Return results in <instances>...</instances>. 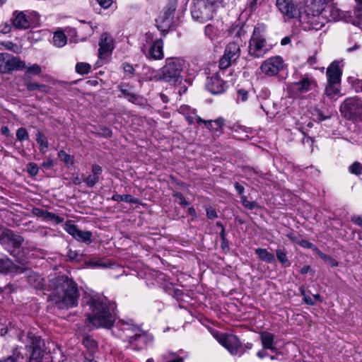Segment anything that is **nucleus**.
Returning a JSON list of instances; mask_svg holds the SVG:
<instances>
[{"mask_svg":"<svg viewBox=\"0 0 362 362\" xmlns=\"http://www.w3.org/2000/svg\"><path fill=\"white\" fill-rule=\"evenodd\" d=\"M6 53H0V71L4 73V66L6 63Z\"/></svg>","mask_w":362,"mask_h":362,"instance_id":"0e129e2a","label":"nucleus"},{"mask_svg":"<svg viewBox=\"0 0 362 362\" xmlns=\"http://www.w3.org/2000/svg\"><path fill=\"white\" fill-rule=\"evenodd\" d=\"M206 216L209 219H215L218 217L216 210L211 207L206 209Z\"/></svg>","mask_w":362,"mask_h":362,"instance_id":"bf43d9fd","label":"nucleus"},{"mask_svg":"<svg viewBox=\"0 0 362 362\" xmlns=\"http://www.w3.org/2000/svg\"><path fill=\"white\" fill-rule=\"evenodd\" d=\"M320 258L330 264L332 267L338 266V262L332 258V257L326 255V254H320Z\"/></svg>","mask_w":362,"mask_h":362,"instance_id":"5fc2aeb1","label":"nucleus"},{"mask_svg":"<svg viewBox=\"0 0 362 362\" xmlns=\"http://www.w3.org/2000/svg\"><path fill=\"white\" fill-rule=\"evenodd\" d=\"M16 138L18 141H28L29 139V134L25 128L21 127L16 131Z\"/></svg>","mask_w":362,"mask_h":362,"instance_id":"49530a36","label":"nucleus"},{"mask_svg":"<svg viewBox=\"0 0 362 362\" xmlns=\"http://www.w3.org/2000/svg\"><path fill=\"white\" fill-rule=\"evenodd\" d=\"M33 214L35 216L42 218L45 221H51L57 224L62 223L64 221L63 217L42 209L34 208L33 209Z\"/></svg>","mask_w":362,"mask_h":362,"instance_id":"b1692460","label":"nucleus"},{"mask_svg":"<svg viewBox=\"0 0 362 362\" xmlns=\"http://www.w3.org/2000/svg\"><path fill=\"white\" fill-rule=\"evenodd\" d=\"M141 51L148 59L160 60L164 57L163 40H154L153 34L146 33V42L143 44Z\"/></svg>","mask_w":362,"mask_h":362,"instance_id":"9d476101","label":"nucleus"},{"mask_svg":"<svg viewBox=\"0 0 362 362\" xmlns=\"http://www.w3.org/2000/svg\"><path fill=\"white\" fill-rule=\"evenodd\" d=\"M255 253L258 255L260 259L267 263H272L275 260L274 255L268 252L266 249L257 248L255 250Z\"/></svg>","mask_w":362,"mask_h":362,"instance_id":"473e14b6","label":"nucleus"},{"mask_svg":"<svg viewBox=\"0 0 362 362\" xmlns=\"http://www.w3.org/2000/svg\"><path fill=\"white\" fill-rule=\"evenodd\" d=\"M241 202L245 207H246L247 209H249L250 210L254 209L255 208L257 207V204L256 202H250L249 200H247V199L245 196H243L241 197Z\"/></svg>","mask_w":362,"mask_h":362,"instance_id":"864d4df0","label":"nucleus"},{"mask_svg":"<svg viewBox=\"0 0 362 362\" xmlns=\"http://www.w3.org/2000/svg\"><path fill=\"white\" fill-rule=\"evenodd\" d=\"M262 1V0H248L247 4L249 8L254 11L261 4Z\"/></svg>","mask_w":362,"mask_h":362,"instance_id":"052dcab7","label":"nucleus"},{"mask_svg":"<svg viewBox=\"0 0 362 362\" xmlns=\"http://www.w3.org/2000/svg\"><path fill=\"white\" fill-rule=\"evenodd\" d=\"M259 68L265 76H275L283 69L284 60L280 56L272 57L264 60Z\"/></svg>","mask_w":362,"mask_h":362,"instance_id":"4468645a","label":"nucleus"},{"mask_svg":"<svg viewBox=\"0 0 362 362\" xmlns=\"http://www.w3.org/2000/svg\"><path fill=\"white\" fill-rule=\"evenodd\" d=\"M112 332L127 343V348L135 351L144 349L153 340L152 336L131 322H119Z\"/></svg>","mask_w":362,"mask_h":362,"instance_id":"7ed1b4c3","label":"nucleus"},{"mask_svg":"<svg viewBox=\"0 0 362 362\" xmlns=\"http://www.w3.org/2000/svg\"><path fill=\"white\" fill-rule=\"evenodd\" d=\"M185 69V62L182 59L167 58L165 65L159 70V78L173 84L180 83Z\"/></svg>","mask_w":362,"mask_h":362,"instance_id":"39448f33","label":"nucleus"},{"mask_svg":"<svg viewBox=\"0 0 362 362\" xmlns=\"http://www.w3.org/2000/svg\"><path fill=\"white\" fill-rule=\"evenodd\" d=\"M158 362H183V359L175 353H166L160 356Z\"/></svg>","mask_w":362,"mask_h":362,"instance_id":"e433bc0d","label":"nucleus"},{"mask_svg":"<svg viewBox=\"0 0 362 362\" xmlns=\"http://www.w3.org/2000/svg\"><path fill=\"white\" fill-rule=\"evenodd\" d=\"M90 312L87 315L88 323L99 328H111L115 322L114 306L107 299L99 296H92L88 302Z\"/></svg>","mask_w":362,"mask_h":362,"instance_id":"f03ea898","label":"nucleus"},{"mask_svg":"<svg viewBox=\"0 0 362 362\" xmlns=\"http://www.w3.org/2000/svg\"><path fill=\"white\" fill-rule=\"evenodd\" d=\"M339 83H331L328 82V84L325 88V94L329 98H334L340 93L339 88Z\"/></svg>","mask_w":362,"mask_h":362,"instance_id":"4c0bfd02","label":"nucleus"},{"mask_svg":"<svg viewBox=\"0 0 362 362\" xmlns=\"http://www.w3.org/2000/svg\"><path fill=\"white\" fill-rule=\"evenodd\" d=\"M233 62H234L233 60H230V59L223 54L219 60V71L218 72H221V74H223L224 70L228 68Z\"/></svg>","mask_w":362,"mask_h":362,"instance_id":"a19ab883","label":"nucleus"},{"mask_svg":"<svg viewBox=\"0 0 362 362\" xmlns=\"http://www.w3.org/2000/svg\"><path fill=\"white\" fill-rule=\"evenodd\" d=\"M25 86L29 91L38 90L42 93H47L49 90L47 86L29 81H25Z\"/></svg>","mask_w":362,"mask_h":362,"instance_id":"f704fd0d","label":"nucleus"},{"mask_svg":"<svg viewBox=\"0 0 362 362\" xmlns=\"http://www.w3.org/2000/svg\"><path fill=\"white\" fill-rule=\"evenodd\" d=\"M87 264H88L91 267H103V268H106V267H109V265H110V264L104 262L103 259H97V258H93L92 259H90L87 262Z\"/></svg>","mask_w":362,"mask_h":362,"instance_id":"a18cd8bd","label":"nucleus"},{"mask_svg":"<svg viewBox=\"0 0 362 362\" xmlns=\"http://www.w3.org/2000/svg\"><path fill=\"white\" fill-rule=\"evenodd\" d=\"M271 49L268 45L262 26H255L249 40L248 55L252 58L264 57Z\"/></svg>","mask_w":362,"mask_h":362,"instance_id":"0eeeda50","label":"nucleus"},{"mask_svg":"<svg viewBox=\"0 0 362 362\" xmlns=\"http://www.w3.org/2000/svg\"><path fill=\"white\" fill-rule=\"evenodd\" d=\"M50 298L57 307L69 309L76 307L80 296L76 283L65 275L57 276L49 280Z\"/></svg>","mask_w":362,"mask_h":362,"instance_id":"f257e3e1","label":"nucleus"},{"mask_svg":"<svg viewBox=\"0 0 362 362\" xmlns=\"http://www.w3.org/2000/svg\"><path fill=\"white\" fill-rule=\"evenodd\" d=\"M218 341L232 355L241 356L245 353L244 346L237 336L231 334H221L217 337Z\"/></svg>","mask_w":362,"mask_h":362,"instance_id":"f8f14e48","label":"nucleus"},{"mask_svg":"<svg viewBox=\"0 0 362 362\" xmlns=\"http://www.w3.org/2000/svg\"><path fill=\"white\" fill-rule=\"evenodd\" d=\"M204 34L211 40H214L218 37L220 30L215 24L210 23L205 26Z\"/></svg>","mask_w":362,"mask_h":362,"instance_id":"7c9ffc66","label":"nucleus"},{"mask_svg":"<svg viewBox=\"0 0 362 362\" xmlns=\"http://www.w3.org/2000/svg\"><path fill=\"white\" fill-rule=\"evenodd\" d=\"M224 55L228 57L230 60L235 62L240 54V48L238 44L235 42H230L225 49Z\"/></svg>","mask_w":362,"mask_h":362,"instance_id":"cd10ccee","label":"nucleus"},{"mask_svg":"<svg viewBox=\"0 0 362 362\" xmlns=\"http://www.w3.org/2000/svg\"><path fill=\"white\" fill-rule=\"evenodd\" d=\"M36 141L37 143L40 145V152L45 153L49 146L46 136L41 132H38L36 134Z\"/></svg>","mask_w":362,"mask_h":362,"instance_id":"58836bf2","label":"nucleus"},{"mask_svg":"<svg viewBox=\"0 0 362 362\" xmlns=\"http://www.w3.org/2000/svg\"><path fill=\"white\" fill-rule=\"evenodd\" d=\"M83 344L91 352L97 349L96 341L90 336H86L83 339Z\"/></svg>","mask_w":362,"mask_h":362,"instance_id":"c03bdc74","label":"nucleus"},{"mask_svg":"<svg viewBox=\"0 0 362 362\" xmlns=\"http://www.w3.org/2000/svg\"><path fill=\"white\" fill-rule=\"evenodd\" d=\"M223 75L221 72H217L214 76L207 78L206 86L212 94H220L225 91L226 83L221 79Z\"/></svg>","mask_w":362,"mask_h":362,"instance_id":"a211bd4d","label":"nucleus"},{"mask_svg":"<svg viewBox=\"0 0 362 362\" xmlns=\"http://www.w3.org/2000/svg\"><path fill=\"white\" fill-rule=\"evenodd\" d=\"M52 42L54 46L62 47L67 42V37L64 32L58 30L54 33Z\"/></svg>","mask_w":362,"mask_h":362,"instance_id":"2f4dec72","label":"nucleus"},{"mask_svg":"<svg viewBox=\"0 0 362 362\" xmlns=\"http://www.w3.org/2000/svg\"><path fill=\"white\" fill-rule=\"evenodd\" d=\"M342 71L339 67V62H333L327 69V77L328 82L340 83Z\"/></svg>","mask_w":362,"mask_h":362,"instance_id":"5701e85b","label":"nucleus"},{"mask_svg":"<svg viewBox=\"0 0 362 362\" xmlns=\"http://www.w3.org/2000/svg\"><path fill=\"white\" fill-rule=\"evenodd\" d=\"M142 79L144 81L160 80L159 74L157 71L147 66H144L142 69Z\"/></svg>","mask_w":362,"mask_h":362,"instance_id":"c756f323","label":"nucleus"},{"mask_svg":"<svg viewBox=\"0 0 362 362\" xmlns=\"http://www.w3.org/2000/svg\"><path fill=\"white\" fill-rule=\"evenodd\" d=\"M112 199L116 202H125L129 204H138L139 199L134 198L130 194H115L112 197Z\"/></svg>","mask_w":362,"mask_h":362,"instance_id":"c9c22d12","label":"nucleus"},{"mask_svg":"<svg viewBox=\"0 0 362 362\" xmlns=\"http://www.w3.org/2000/svg\"><path fill=\"white\" fill-rule=\"evenodd\" d=\"M28 282L37 289H42L44 286V280L43 279L37 275L33 274L28 276Z\"/></svg>","mask_w":362,"mask_h":362,"instance_id":"ea45409f","label":"nucleus"},{"mask_svg":"<svg viewBox=\"0 0 362 362\" xmlns=\"http://www.w3.org/2000/svg\"><path fill=\"white\" fill-rule=\"evenodd\" d=\"M42 72V68L37 64H32L27 68L25 74H33L34 75H39Z\"/></svg>","mask_w":362,"mask_h":362,"instance_id":"09e8293b","label":"nucleus"},{"mask_svg":"<svg viewBox=\"0 0 362 362\" xmlns=\"http://www.w3.org/2000/svg\"><path fill=\"white\" fill-rule=\"evenodd\" d=\"M173 197L179 199V204L185 206L189 204L188 202L185 199L184 196L180 192H175Z\"/></svg>","mask_w":362,"mask_h":362,"instance_id":"6e6d98bb","label":"nucleus"},{"mask_svg":"<svg viewBox=\"0 0 362 362\" xmlns=\"http://www.w3.org/2000/svg\"><path fill=\"white\" fill-rule=\"evenodd\" d=\"M331 1L332 0H307L308 4L314 5L317 11H321L326 22L341 20L344 16L343 13L334 7Z\"/></svg>","mask_w":362,"mask_h":362,"instance_id":"9b49d317","label":"nucleus"},{"mask_svg":"<svg viewBox=\"0 0 362 362\" xmlns=\"http://www.w3.org/2000/svg\"><path fill=\"white\" fill-rule=\"evenodd\" d=\"M13 25L17 29L25 30L30 28V23L25 13L23 11H15L12 18Z\"/></svg>","mask_w":362,"mask_h":362,"instance_id":"393cba45","label":"nucleus"},{"mask_svg":"<svg viewBox=\"0 0 362 362\" xmlns=\"http://www.w3.org/2000/svg\"><path fill=\"white\" fill-rule=\"evenodd\" d=\"M298 243L303 247H306V248H310V249L313 247V244L306 240H302L300 241H298Z\"/></svg>","mask_w":362,"mask_h":362,"instance_id":"338daca9","label":"nucleus"},{"mask_svg":"<svg viewBox=\"0 0 362 362\" xmlns=\"http://www.w3.org/2000/svg\"><path fill=\"white\" fill-rule=\"evenodd\" d=\"M23 241L21 235L11 230L4 231L1 238V244L13 255H15L16 250L21 247Z\"/></svg>","mask_w":362,"mask_h":362,"instance_id":"ddd939ff","label":"nucleus"},{"mask_svg":"<svg viewBox=\"0 0 362 362\" xmlns=\"http://www.w3.org/2000/svg\"><path fill=\"white\" fill-rule=\"evenodd\" d=\"M5 57L6 63L4 73H10L14 70H23L26 67L25 62L18 57L11 56L7 53Z\"/></svg>","mask_w":362,"mask_h":362,"instance_id":"412c9836","label":"nucleus"},{"mask_svg":"<svg viewBox=\"0 0 362 362\" xmlns=\"http://www.w3.org/2000/svg\"><path fill=\"white\" fill-rule=\"evenodd\" d=\"M175 8L171 6L165 7L156 20L158 30L165 32L169 30L173 22Z\"/></svg>","mask_w":362,"mask_h":362,"instance_id":"f3484780","label":"nucleus"},{"mask_svg":"<svg viewBox=\"0 0 362 362\" xmlns=\"http://www.w3.org/2000/svg\"><path fill=\"white\" fill-rule=\"evenodd\" d=\"M15 334L18 340L25 344L26 348L30 349L29 358H25L23 354L15 351L12 356L0 360V362H41L43 357V351L40 348V339L30 332H25L21 329H16Z\"/></svg>","mask_w":362,"mask_h":362,"instance_id":"20e7f679","label":"nucleus"},{"mask_svg":"<svg viewBox=\"0 0 362 362\" xmlns=\"http://www.w3.org/2000/svg\"><path fill=\"white\" fill-rule=\"evenodd\" d=\"M276 6L285 21L298 18L299 13L302 11L298 10L297 5L291 0H276Z\"/></svg>","mask_w":362,"mask_h":362,"instance_id":"2eb2a0df","label":"nucleus"},{"mask_svg":"<svg viewBox=\"0 0 362 362\" xmlns=\"http://www.w3.org/2000/svg\"><path fill=\"white\" fill-rule=\"evenodd\" d=\"M341 115L349 120L362 121V100L358 97L348 98L340 105Z\"/></svg>","mask_w":362,"mask_h":362,"instance_id":"1a4fd4ad","label":"nucleus"},{"mask_svg":"<svg viewBox=\"0 0 362 362\" xmlns=\"http://www.w3.org/2000/svg\"><path fill=\"white\" fill-rule=\"evenodd\" d=\"M349 172L356 175H360L362 172V164L359 162H354L350 165Z\"/></svg>","mask_w":362,"mask_h":362,"instance_id":"8fccbe9b","label":"nucleus"},{"mask_svg":"<svg viewBox=\"0 0 362 362\" xmlns=\"http://www.w3.org/2000/svg\"><path fill=\"white\" fill-rule=\"evenodd\" d=\"M119 90L131 103L134 104L140 103L141 98L132 91V87L128 84H120L118 86Z\"/></svg>","mask_w":362,"mask_h":362,"instance_id":"bb28decb","label":"nucleus"},{"mask_svg":"<svg viewBox=\"0 0 362 362\" xmlns=\"http://www.w3.org/2000/svg\"><path fill=\"white\" fill-rule=\"evenodd\" d=\"M114 49L113 39L107 33H103L100 38L99 42V57L100 58H105L112 53Z\"/></svg>","mask_w":362,"mask_h":362,"instance_id":"aec40b11","label":"nucleus"},{"mask_svg":"<svg viewBox=\"0 0 362 362\" xmlns=\"http://www.w3.org/2000/svg\"><path fill=\"white\" fill-rule=\"evenodd\" d=\"M195 119L197 123H204L209 129L216 135L223 132L224 122L222 118H218L215 120H204L199 116H195Z\"/></svg>","mask_w":362,"mask_h":362,"instance_id":"4be33fe9","label":"nucleus"},{"mask_svg":"<svg viewBox=\"0 0 362 362\" xmlns=\"http://www.w3.org/2000/svg\"><path fill=\"white\" fill-rule=\"evenodd\" d=\"M66 256L71 259V261H78V257L79 254L76 250H72L71 249H69L67 251Z\"/></svg>","mask_w":362,"mask_h":362,"instance_id":"4d7b16f0","label":"nucleus"},{"mask_svg":"<svg viewBox=\"0 0 362 362\" xmlns=\"http://www.w3.org/2000/svg\"><path fill=\"white\" fill-rule=\"evenodd\" d=\"M27 172L31 176H35L39 172V168L35 163H29L27 165Z\"/></svg>","mask_w":362,"mask_h":362,"instance_id":"3c124183","label":"nucleus"},{"mask_svg":"<svg viewBox=\"0 0 362 362\" xmlns=\"http://www.w3.org/2000/svg\"><path fill=\"white\" fill-rule=\"evenodd\" d=\"M64 229L77 241L86 244H90L92 242V233L78 229L73 221H67L64 225Z\"/></svg>","mask_w":362,"mask_h":362,"instance_id":"dca6fc26","label":"nucleus"},{"mask_svg":"<svg viewBox=\"0 0 362 362\" xmlns=\"http://www.w3.org/2000/svg\"><path fill=\"white\" fill-rule=\"evenodd\" d=\"M91 66L89 64L86 62H78L76 64V71L81 74H87L90 71Z\"/></svg>","mask_w":362,"mask_h":362,"instance_id":"37998d69","label":"nucleus"},{"mask_svg":"<svg viewBox=\"0 0 362 362\" xmlns=\"http://www.w3.org/2000/svg\"><path fill=\"white\" fill-rule=\"evenodd\" d=\"M122 69L128 77L132 78L134 76V69L132 64L124 63L122 64Z\"/></svg>","mask_w":362,"mask_h":362,"instance_id":"603ef678","label":"nucleus"},{"mask_svg":"<svg viewBox=\"0 0 362 362\" xmlns=\"http://www.w3.org/2000/svg\"><path fill=\"white\" fill-rule=\"evenodd\" d=\"M102 172L103 169L100 165L97 164H93L92 165V175L99 177V176L102 174Z\"/></svg>","mask_w":362,"mask_h":362,"instance_id":"13d9d810","label":"nucleus"},{"mask_svg":"<svg viewBox=\"0 0 362 362\" xmlns=\"http://www.w3.org/2000/svg\"><path fill=\"white\" fill-rule=\"evenodd\" d=\"M276 255L277 259L284 267H288L291 266V262L287 257V252L285 248H277L276 250Z\"/></svg>","mask_w":362,"mask_h":362,"instance_id":"72a5a7b5","label":"nucleus"},{"mask_svg":"<svg viewBox=\"0 0 362 362\" xmlns=\"http://www.w3.org/2000/svg\"><path fill=\"white\" fill-rule=\"evenodd\" d=\"M58 157L67 166H72L74 165V157L66 153L64 151H59L58 152Z\"/></svg>","mask_w":362,"mask_h":362,"instance_id":"79ce46f5","label":"nucleus"},{"mask_svg":"<svg viewBox=\"0 0 362 362\" xmlns=\"http://www.w3.org/2000/svg\"><path fill=\"white\" fill-rule=\"evenodd\" d=\"M304 10L299 13V25L305 31L320 30L326 23L321 11H317L313 4L307 1Z\"/></svg>","mask_w":362,"mask_h":362,"instance_id":"423d86ee","label":"nucleus"},{"mask_svg":"<svg viewBox=\"0 0 362 362\" xmlns=\"http://www.w3.org/2000/svg\"><path fill=\"white\" fill-rule=\"evenodd\" d=\"M216 8L215 0H194L191 9L192 16L196 21L204 23L213 19Z\"/></svg>","mask_w":362,"mask_h":362,"instance_id":"6e6552de","label":"nucleus"},{"mask_svg":"<svg viewBox=\"0 0 362 362\" xmlns=\"http://www.w3.org/2000/svg\"><path fill=\"white\" fill-rule=\"evenodd\" d=\"M351 219L354 224L362 227V216H353Z\"/></svg>","mask_w":362,"mask_h":362,"instance_id":"774afa93","label":"nucleus"},{"mask_svg":"<svg viewBox=\"0 0 362 362\" xmlns=\"http://www.w3.org/2000/svg\"><path fill=\"white\" fill-rule=\"evenodd\" d=\"M248 93L246 90L240 89L238 91V99L245 102L247 100Z\"/></svg>","mask_w":362,"mask_h":362,"instance_id":"680f3d73","label":"nucleus"},{"mask_svg":"<svg viewBox=\"0 0 362 362\" xmlns=\"http://www.w3.org/2000/svg\"><path fill=\"white\" fill-rule=\"evenodd\" d=\"M97 1L104 8H109L112 4V0H97Z\"/></svg>","mask_w":362,"mask_h":362,"instance_id":"69168bd1","label":"nucleus"},{"mask_svg":"<svg viewBox=\"0 0 362 362\" xmlns=\"http://www.w3.org/2000/svg\"><path fill=\"white\" fill-rule=\"evenodd\" d=\"M99 181V177L93 175H90L83 179V182L88 187H94Z\"/></svg>","mask_w":362,"mask_h":362,"instance_id":"de8ad7c7","label":"nucleus"},{"mask_svg":"<svg viewBox=\"0 0 362 362\" xmlns=\"http://www.w3.org/2000/svg\"><path fill=\"white\" fill-rule=\"evenodd\" d=\"M26 270L27 268L24 265H16L9 259H0V274L17 275Z\"/></svg>","mask_w":362,"mask_h":362,"instance_id":"6ab92c4d","label":"nucleus"},{"mask_svg":"<svg viewBox=\"0 0 362 362\" xmlns=\"http://www.w3.org/2000/svg\"><path fill=\"white\" fill-rule=\"evenodd\" d=\"M11 26L8 23L0 25V33L6 34L11 31Z\"/></svg>","mask_w":362,"mask_h":362,"instance_id":"e2e57ef3","label":"nucleus"},{"mask_svg":"<svg viewBox=\"0 0 362 362\" xmlns=\"http://www.w3.org/2000/svg\"><path fill=\"white\" fill-rule=\"evenodd\" d=\"M293 88L300 93L308 92L316 86V83L314 80L305 77L302 80L293 83Z\"/></svg>","mask_w":362,"mask_h":362,"instance_id":"a878e982","label":"nucleus"},{"mask_svg":"<svg viewBox=\"0 0 362 362\" xmlns=\"http://www.w3.org/2000/svg\"><path fill=\"white\" fill-rule=\"evenodd\" d=\"M260 338L264 349H269L272 351H276V348L273 346L274 340V336L273 334L267 332H262Z\"/></svg>","mask_w":362,"mask_h":362,"instance_id":"c85d7f7f","label":"nucleus"}]
</instances>
